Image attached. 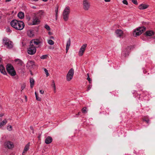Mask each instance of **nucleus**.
<instances>
[{
    "mask_svg": "<svg viewBox=\"0 0 155 155\" xmlns=\"http://www.w3.org/2000/svg\"><path fill=\"white\" fill-rule=\"evenodd\" d=\"M12 27L18 30H22L25 27V24L21 21L13 20L10 22Z\"/></svg>",
    "mask_w": 155,
    "mask_h": 155,
    "instance_id": "obj_1",
    "label": "nucleus"
},
{
    "mask_svg": "<svg viewBox=\"0 0 155 155\" xmlns=\"http://www.w3.org/2000/svg\"><path fill=\"white\" fill-rule=\"evenodd\" d=\"M70 13V8L69 6L66 7L62 13L63 18L65 21H67L68 20Z\"/></svg>",
    "mask_w": 155,
    "mask_h": 155,
    "instance_id": "obj_2",
    "label": "nucleus"
},
{
    "mask_svg": "<svg viewBox=\"0 0 155 155\" xmlns=\"http://www.w3.org/2000/svg\"><path fill=\"white\" fill-rule=\"evenodd\" d=\"M3 42L4 46L8 49L12 48L13 47V42L7 38H4Z\"/></svg>",
    "mask_w": 155,
    "mask_h": 155,
    "instance_id": "obj_3",
    "label": "nucleus"
},
{
    "mask_svg": "<svg viewBox=\"0 0 155 155\" xmlns=\"http://www.w3.org/2000/svg\"><path fill=\"white\" fill-rule=\"evenodd\" d=\"M42 43L41 41L38 39H33L30 41V45L36 48H38L41 47Z\"/></svg>",
    "mask_w": 155,
    "mask_h": 155,
    "instance_id": "obj_4",
    "label": "nucleus"
},
{
    "mask_svg": "<svg viewBox=\"0 0 155 155\" xmlns=\"http://www.w3.org/2000/svg\"><path fill=\"white\" fill-rule=\"evenodd\" d=\"M145 30L146 28L144 27H139L134 31L133 35L134 37H137L141 35Z\"/></svg>",
    "mask_w": 155,
    "mask_h": 155,
    "instance_id": "obj_5",
    "label": "nucleus"
},
{
    "mask_svg": "<svg viewBox=\"0 0 155 155\" xmlns=\"http://www.w3.org/2000/svg\"><path fill=\"white\" fill-rule=\"evenodd\" d=\"M6 69L8 72L12 76L16 74V72L13 66L10 64H8L6 66Z\"/></svg>",
    "mask_w": 155,
    "mask_h": 155,
    "instance_id": "obj_6",
    "label": "nucleus"
},
{
    "mask_svg": "<svg viewBox=\"0 0 155 155\" xmlns=\"http://www.w3.org/2000/svg\"><path fill=\"white\" fill-rule=\"evenodd\" d=\"M36 49L35 47L30 45L28 48L27 52L28 54L30 55H33L36 52Z\"/></svg>",
    "mask_w": 155,
    "mask_h": 155,
    "instance_id": "obj_7",
    "label": "nucleus"
},
{
    "mask_svg": "<svg viewBox=\"0 0 155 155\" xmlns=\"http://www.w3.org/2000/svg\"><path fill=\"white\" fill-rule=\"evenodd\" d=\"M74 74V70L73 69H71L68 71L67 76L66 79L67 81H70L73 78Z\"/></svg>",
    "mask_w": 155,
    "mask_h": 155,
    "instance_id": "obj_8",
    "label": "nucleus"
},
{
    "mask_svg": "<svg viewBox=\"0 0 155 155\" xmlns=\"http://www.w3.org/2000/svg\"><path fill=\"white\" fill-rule=\"evenodd\" d=\"M83 5L84 10H88L89 9L90 5L88 0H83Z\"/></svg>",
    "mask_w": 155,
    "mask_h": 155,
    "instance_id": "obj_9",
    "label": "nucleus"
},
{
    "mask_svg": "<svg viewBox=\"0 0 155 155\" xmlns=\"http://www.w3.org/2000/svg\"><path fill=\"white\" fill-rule=\"evenodd\" d=\"M4 146L5 148H8L9 149L13 148L14 147L13 143L10 141H6L4 143Z\"/></svg>",
    "mask_w": 155,
    "mask_h": 155,
    "instance_id": "obj_10",
    "label": "nucleus"
},
{
    "mask_svg": "<svg viewBox=\"0 0 155 155\" xmlns=\"http://www.w3.org/2000/svg\"><path fill=\"white\" fill-rule=\"evenodd\" d=\"M35 66V63L34 61H28L26 64V67L28 68H34Z\"/></svg>",
    "mask_w": 155,
    "mask_h": 155,
    "instance_id": "obj_11",
    "label": "nucleus"
},
{
    "mask_svg": "<svg viewBox=\"0 0 155 155\" xmlns=\"http://www.w3.org/2000/svg\"><path fill=\"white\" fill-rule=\"evenodd\" d=\"M87 46V44H84L81 46L78 52V54L79 56H81L83 55V54L85 51Z\"/></svg>",
    "mask_w": 155,
    "mask_h": 155,
    "instance_id": "obj_12",
    "label": "nucleus"
},
{
    "mask_svg": "<svg viewBox=\"0 0 155 155\" xmlns=\"http://www.w3.org/2000/svg\"><path fill=\"white\" fill-rule=\"evenodd\" d=\"M40 22L39 18L37 16H35L34 15V17L33 18V20L32 21V24H29V25H36L38 24Z\"/></svg>",
    "mask_w": 155,
    "mask_h": 155,
    "instance_id": "obj_13",
    "label": "nucleus"
},
{
    "mask_svg": "<svg viewBox=\"0 0 155 155\" xmlns=\"http://www.w3.org/2000/svg\"><path fill=\"white\" fill-rule=\"evenodd\" d=\"M115 33L117 36L120 38L123 36V31L120 29H117L115 31Z\"/></svg>",
    "mask_w": 155,
    "mask_h": 155,
    "instance_id": "obj_14",
    "label": "nucleus"
},
{
    "mask_svg": "<svg viewBox=\"0 0 155 155\" xmlns=\"http://www.w3.org/2000/svg\"><path fill=\"white\" fill-rule=\"evenodd\" d=\"M148 7L149 5H148L141 4L139 5L138 8L140 10H143L147 8Z\"/></svg>",
    "mask_w": 155,
    "mask_h": 155,
    "instance_id": "obj_15",
    "label": "nucleus"
},
{
    "mask_svg": "<svg viewBox=\"0 0 155 155\" xmlns=\"http://www.w3.org/2000/svg\"><path fill=\"white\" fill-rule=\"evenodd\" d=\"M44 12L42 10L39 11L38 12L35 13L34 15L38 18H41L43 15Z\"/></svg>",
    "mask_w": 155,
    "mask_h": 155,
    "instance_id": "obj_16",
    "label": "nucleus"
},
{
    "mask_svg": "<svg viewBox=\"0 0 155 155\" xmlns=\"http://www.w3.org/2000/svg\"><path fill=\"white\" fill-rule=\"evenodd\" d=\"M15 61L16 62V64L20 66H22L23 65V62L20 59H16L15 60Z\"/></svg>",
    "mask_w": 155,
    "mask_h": 155,
    "instance_id": "obj_17",
    "label": "nucleus"
},
{
    "mask_svg": "<svg viewBox=\"0 0 155 155\" xmlns=\"http://www.w3.org/2000/svg\"><path fill=\"white\" fill-rule=\"evenodd\" d=\"M52 141V138L50 136L48 137L45 140V143L47 144L50 143Z\"/></svg>",
    "mask_w": 155,
    "mask_h": 155,
    "instance_id": "obj_18",
    "label": "nucleus"
},
{
    "mask_svg": "<svg viewBox=\"0 0 155 155\" xmlns=\"http://www.w3.org/2000/svg\"><path fill=\"white\" fill-rule=\"evenodd\" d=\"M0 71L4 75H6L7 74L5 68L2 65H0Z\"/></svg>",
    "mask_w": 155,
    "mask_h": 155,
    "instance_id": "obj_19",
    "label": "nucleus"
},
{
    "mask_svg": "<svg viewBox=\"0 0 155 155\" xmlns=\"http://www.w3.org/2000/svg\"><path fill=\"white\" fill-rule=\"evenodd\" d=\"M2 119H0V121L2 120ZM7 123V120L6 119H5L3 121L0 122V128L2 126L5 125Z\"/></svg>",
    "mask_w": 155,
    "mask_h": 155,
    "instance_id": "obj_20",
    "label": "nucleus"
},
{
    "mask_svg": "<svg viewBox=\"0 0 155 155\" xmlns=\"http://www.w3.org/2000/svg\"><path fill=\"white\" fill-rule=\"evenodd\" d=\"M30 145V143H28L27 144H26L24 149L23 151L22 152V154H24L26 152L28 151L29 149V147Z\"/></svg>",
    "mask_w": 155,
    "mask_h": 155,
    "instance_id": "obj_21",
    "label": "nucleus"
},
{
    "mask_svg": "<svg viewBox=\"0 0 155 155\" xmlns=\"http://www.w3.org/2000/svg\"><path fill=\"white\" fill-rule=\"evenodd\" d=\"M130 47H128L127 48V49H126L124 51H123L122 52V55L125 57H126L128 55V52L127 51V50L130 49Z\"/></svg>",
    "mask_w": 155,
    "mask_h": 155,
    "instance_id": "obj_22",
    "label": "nucleus"
},
{
    "mask_svg": "<svg viewBox=\"0 0 155 155\" xmlns=\"http://www.w3.org/2000/svg\"><path fill=\"white\" fill-rule=\"evenodd\" d=\"M18 17L21 19H22L24 17V14L23 12H19L18 14Z\"/></svg>",
    "mask_w": 155,
    "mask_h": 155,
    "instance_id": "obj_23",
    "label": "nucleus"
},
{
    "mask_svg": "<svg viewBox=\"0 0 155 155\" xmlns=\"http://www.w3.org/2000/svg\"><path fill=\"white\" fill-rule=\"evenodd\" d=\"M30 87L31 88H32L35 83L34 80L32 78H30Z\"/></svg>",
    "mask_w": 155,
    "mask_h": 155,
    "instance_id": "obj_24",
    "label": "nucleus"
},
{
    "mask_svg": "<svg viewBox=\"0 0 155 155\" xmlns=\"http://www.w3.org/2000/svg\"><path fill=\"white\" fill-rule=\"evenodd\" d=\"M146 35L147 36H150L153 35V32L152 31H148L146 32Z\"/></svg>",
    "mask_w": 155,
    "mask_h": 155,
    "instance_id": "obj_25",
    "label": "nucleus"
},
{
    "mask_svg": "<svg viewBox=\"0 0 155 155\" xmlns=\"http://www.w3.org/2000/svg\"><path fill=\"white\" fill-rule=\"evenodd\" d=\"M27 34L28 36L31 37H33L34 35L33 32L30 30H29L28 31Z\"/></svg>",
    "mask_w": 155,
    "mask_h": 155,
    "instance_id": "obj_26",
    "label": "nucleus"
},
{
    "mask_svg": "<svg viewBox=\"0 0 155 155\" xmlns=\"http://www.w3.org/2000/svg\"><path fill=\"white\" fill-rule=\"evenodd\" d=\"M71 45V39L69 38L66 43V47H69Z\"/></svg>",
    "mask_w": 155,
    "mask_h": 155,
    "instance_id": "obj_27",
    "label": "nucleus"
},
{
    "mask_svg": "<svg viewBox=\"0 0 155 155\" xmlns=\"http://www.w3.org/2000/svg\"><path fill=\"white\" fill-rule=\"evenodd\" d=\"M35 97L36 99L38 101H41V98L38 96V94H37L36 92H35Z\"/></svg>",
    "mask_w": 155,
    "mask_h": 155,
    "instance_id": "obj_28",
    "label": "nucleus"
},
{
    "mask_svg": "<svg viewBox=\"0 0 155 155\" xmlns=\"http://www.w3.org/2000/svg\"><path fill=\"white\" fill-rule=\"evenodd\" d=\"M48 42L50 45H53L54 43V41L52 40H48Z\"/></svg>",
    "mask_w": 155,
    "mask_h": 155,
    "instance_id": "obj_29",
    "label": "nucleus"
},
{
    "mask_svg": "<svg viewBox=\"0 0 155 155\" xmlns=\"http://www.w3.org/2000/svg\"><path fill=\"white\" fill-rule=\"evenodd\" d=\"M48 57L47 55H43L41 56L40 57V58L41 59H45L47 58V57Z\"/></svg>",
    "mask_w": 155,
    "mask_h": 155,
    "instance_id": "obj_30",
    "label": "nucleus"
},
{
    "mask_svg": "<svg viewBox=\"0 0 155 155\" xmlns=\"http://www.w3.org/2000/svg\"><path fill=\"white\" fill-rule=\"evenodd\" d=\"M82 113H87V108L86 107H84L83 108L82 110Z\"/></svg>",
    "mask_w": 155,
    "mask_h": 155,
    "instance_id": "obj_31",
    "label": "nucleus"
},
{
    "mask_svg": "<svg viewBox=\"0 0 155 155\" xmlns=\"http://www.w3.org/2000/svg\"><path fill=\"white\" fill-rule=\"evenodd\" d=\"M6 31L9 33H10L12 32V30L9 27H7L6 29Z\"/></svg>",
    "mask_w": 155,
    "mask_h": 155,
    "instance_id": "obj_32",
    "label": "nucleus"
},
{
    "mask_svg": "<svg viewBox=\"0 0 155 155\" xmlns=\"http://www.w3.org/2000/svg\"><path fill=\"white\" fill-rule=\"evenodd\" d=\"M44 70L46 75L47 76H48L49 75V74L48 73L47 70L46 68H44Z\"/></svg>",
    "mask_w": 155,
    "mask_h": 155,
    "instance_id": "obj_33",
    "label": "nucleus"
},
{
    "mask_svg": "<svg viewBox=\"0 0 155 155\" xmlns=\"http://www.w3.org/2000/svg\"><path fill=\"white\" fill-rule=\"evenodd\" d=\"M7 129L9 131H11L12 130V127L11 125H8L7 127Z\"/></svg>",
    "mask_w": 155,
    "mask_h": 155,
    "instance_id": "obj_34",
    "label": "nucleus"
},
{
    "mask_svg": "<svg viewBox=\"0 0 155 155\" xmlns=\"http://www.w3.org/2000/svg\"><path fill=\"white\" fill-rule=\"evenodd\" d=\"M45 27L47 30H50V27L47 25H46Z\"/></svg>",
    "mask_w": 155,
    "mask_h": 155,
    "instance_id": "obj_35",
    "label": "nucleus"
},
{
    "mask_svg": "<svg viewBox=\"0 0 155 155\" xmlns=\"http://www.w3.org/2000/svg\"><path fill=\"white\" fill-rule=\"evenodd\" d=\"M51 86L53 88L56 87H55V82H54V80H52V84L51 85Z\"/></svg>",
    "mask_w": 155,
    "mask_h": 155,
    "instance_id": "obj_36",
    "label": "nucleus"
},
{
    "mask_svg": "<svg viewBox=\"0 0 155 155\" xmlns=\"http://www.w3.org/2000/svg\"><path fill=\"white\" fill-rule=\"evenodd\" d=\"M132 2L135 5H137L138 4L137 0H131Z\"/></svg>",
    "mask_w": 155,
    "mask_h": 155,
    "instance_id": "obj_37",
    "label": "nucleus"
},
{
    "mask_svg": "<svg viewBox=\"0 0 155 155\" xmlns=\"http://www.w3.org/2000/svg\"><path fill=\"white\" fill-rule=\"evenodd\" d=\"M122 2H123V3L124 4H125L126 5H128V2L127 0H123L122 1Z\"/></svg>",
    "mask_w": 155,
    "mask_h": 155,
    "instance_id": "obj_38",
    "label": "nucleus"
},
{
    "mask_svg": "<svg viewBox=\"0 0 155 155\" xmlns=\"http://www.w3.org/2000/svg\"><path fill=\"white\" fill-rule=\"evenodd\" d=\"M25 84H23V85H22L21 86V91H22V90H23L24 88H25Z\"/></svg>",
    "mask_w": 155,
    "mask_h": 155,
    "instance_id": "obj_39",
    "label": "nucleus"
},
{
    "mask_svg": "<svg viewBox=\"0 0 155 155\" xmlns=\"http://www.w3.org/2000/svg\"><path fill=\"white\" fill-rule=\"evenodd\" d=\"M87 80L89 81L90 83H91V79L90 78L89 76H88L87 78Z\"/></svg>",
    "mask_w": 155,
    "mask_h": 155,
    "instance_id": "obj_40",
    "label": "nucleus"
},
{
    "mask_svg": "<svg viewBox=\"0 0 155 155\" xmlns=\"http://www.w3.org/2000/svg\"><path fill=\"white\" fill-rule=\"evenodd\" d=\"M58 12V8H57L55 10V12L56 13V16L57 17V13Z\"/></svg>",
    "mask_w": 155,
    "mask_h": 155,
    "instance_id": "obj_41",
    "label": "nucleus"
},
{
    "mask_svg": "<svg viewBox=\"0 0 155 155\" xmlns=\"http://www.w3.org/2000/svg\"><path fill=\"white\" fill-rule=\"evenodd\" d=\"M91 85H89L88 87L87 91H88L89 90L91 89Z\"/></svg>",
    "mask_w": 155,
    "mask_h": 155,
    "instance_id": "obj_42",
    "label": "nucleus"
},
{
    "mask_svg": "<svg viewBox=\"0 0 155 155\" xmlns=\"http://www.w3.org/2000/svg\"><path fill=\"white\" fill-rule=\"evenodd\" d=\"M40 93L43 94L44 93V91L43 90H41L39 91Z\"/></svg>",
    "mask_w": 155,
    "mask_h": 155,
    "instance_id": "obj_43",
    "label": "nucleus"
},
{
    "mask_svg": "<svg viewBox=\"0 0 155 155\" xmlns=\"http://www.w3.org/2000/svg\"><path fill=\"white\" fill-rule=\"evenodd\" d=\"M143 120L145 121L147 123H148L149 122V120L143 119Z\"/></svg>",
    "mask_w": 155,
    "mask_h": 155,
    "instance_id": "obj_44",
    "label": "nucleus"
},
{
    "mask_svg": "<svg viewBox=\"0 0 155 155\" xmlns=\"http://www.w3.org/2000/svg\"><path fill=\"white\" fill-rule=\"evenodd\" d=\"M69 47H66V53H67L68 52V50H69Z\"/></svg>",
    "mask_w": 155,
    "mask_h": 155,
    "instance_id": "obj_45",
    "label": "nucleus"
},
{
    "mask_svg": "<svg viewBox=\"0 0 155 155\" xmlns=\"http://www.w3.org/2000/svg\"><path fill=\"white\" fill-rule=\"evenodd\" d=\"M30 128L32 131V133H34V130H33V127H32L31 126V127H30Z\"/></svg>",
    "mask_w": 155,
    "mask_h": 155,
    "instance_id": "obj_46",
    "label": "nucleus"
},
{
    "mask_svg": "<svg viewBox=\"0 0 155 155\" xmlns=\"http://www.w3.org/2000/svg\"><path fill=\"white\" fill-rule=\"evenodd\" d=\"M105 2H110V0H104Z\"/></svg>",
    "mask_w": 155,
    "mask_h": 155,
    "instance_id": "obj_47",
    "label": "nucleus"
},
{
    "mask_svg": "<svg viewBox=\"0 0 155 155\" xmlns=\"http://www.w3.org/2000/svg\"><path fill=\"white\" fill-rule=\"evenodd\" d=\"M53 89H54V92L55 93V92H56V91H55V90H56V87H54Z\"/></svg>",
    "mask_w": 155,
    "mask_h": 155,
    "instance_id": "obj_48",
    "label": "nucleus"
},
{
    "mask_svg": "<svg viewBox=\"0 0 155 155\" xmlns=\"http://www.w3.org/2000/svg\"><path fill=\"white\" fill-rule=\"evenodd\" d=\"M4 115L3 114H0V117H2Z\"/></svg>",
    "mask_w": 155,
    "mask_h": 155,
    "instance_id": "obj_49",
    "label": "nucleus"
},
{
    "mask_svg": "<svg viewBox=\"0 0 155 155\" xmlns=\"http://www.w3.org/2000/svg\"><path fill=\"white\" fill-rule=\"evenodd\" d=\"M11 0H5V2H9L10 1H11Z\"/></svg>",
    "mask_w": 155,
    "mask_h": 155,
    "instance_id": "obj_50",
    "label": "nucleus"
},
{
    "mask_svg": "<svg viewBox=\"0 0 155 155\" xmlns=\"http://www.w3.org/2000/svg\"><path fill=\"white\" fill-rule=\"evenodd\" d=\"M50 38L54 39V38L53 36H51V37H50Z\"/></svg>",
    "mask_w": 155,
    "mask_h": 155,
    "instance_id": "obj_51",
    "label": "nucleus"
},
{
    "mask_svg": "<svg viewBox=\"0 0 155 155\" xmlns=\"http://www.w3.org/2000/svg\"><path fill=\"white\" fill-rule=\"evenodd\" d=\"M30 73H31V75H33V74H32V72H31V71L30 70Z\"/></svg>",
    "mask_w": 155,
    "mask_h": 155,
    "instance_id": "obj_52",
    "label": "nucleus"
},
{
    "mask_svg": "<svg viewBox=\"0 0 155 155\" xmlns=\"http://www.w3.org/2000/svg\"><path fill=\"white\" fill-rule=\"evenodd\" d=\"M47 1H48V0H43V1L45 2H47Z\"/></svg>",
    "mask_w": 155,
    "mask_h": 155,
    "instance_id": "obj_53",
    "label": "nucleus"
},
{
    "mask_svg": "<svg viewBox=\"0 0 155 155\" xmlns=\"http://www.w3.org/2000/svg\"><path fill=\"white\" fill-rule=\"evenodd\" d=\"M48 33L49 35H51V32H49Z\"/></svg>",
    "mask_w": 155,
    "mask_h": 155,
    "instance_id": "obj_54",
    "label": "nucleus"
},
{
    "mask_svg": "<svg viewBox=\"0 0 155 155\" xmlns=\"http://www.w3.org/2000/svg\"><path fill=\"white\" fill-rule=\"evenodd\" d=\"M87 77H88V76H89V74H88V73H87Z\"/></svg>",
    "mask_w": 155,
    "mask_h": 155,
    "instance_id": "obj_55",
    "label": "nucleus"
},
{
    "mask_svg": "<svg viewBox=\"0 0 155 155\" xmlns=\"http://www.w3.org/2000/svg\"><path fill=\"white\" fill-rule=\"evenodd\" d=\"M80 113V112H79L78 113V114H76V116H78V115H79Z\"/></svg>",
    "mask_w": 155,
    "mask_h": 155,
    "instance_id": "obj_56",
    "label": "nucleus"
},
{
    "mask_svg": "<svg viewBox=\"0 0 155 155\" xmlns=\"http://www.w3.org/2000/svg\"><path fill=\"white\" fill-rule=\"evenodd\" d=\"M33 0L35 1H37L38 0Z\"/></svg>",
    "mask_w": 155,
    "mask_h": 155,
    "instance_id": "obj_57",
    "label": "nucleus"
},
{
    "mask_svg": "<svg viewBox=\"0 0 155 155\" xmlns=\"http://www.w3.org/2000/svg\"><path fill=\"white\" fill-rule=\"evenodd\" d=\"M33 8H36V7H33Z\"/></svg>",
    "mask_w": 155,
    "mask_h": 155,
    "instance_id": "obj_58",
    "label": "nucleus"
},
{
    "mask_svg": "<svg viewBox=\"0 0 155 155\" xmlns=\"http://www.w3.org/2000/svg\"><path fill=\"white\" fill-rule=\"evenodd\" d=\"M25 97H26V98H27V97L25 96Z\"/></svg>",
    "mask_w": 155,
    "mask_h": 155,
    "instance_id": "obj_59",
    "label": "nucleus"
}]
</instances>
